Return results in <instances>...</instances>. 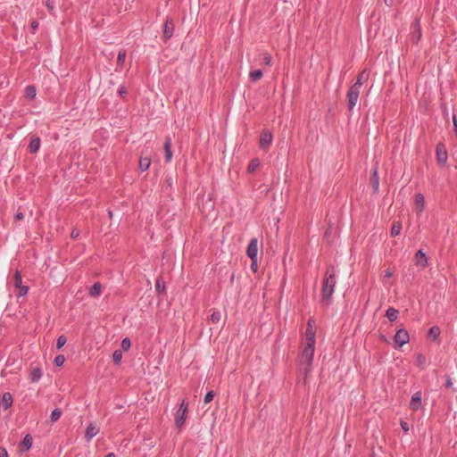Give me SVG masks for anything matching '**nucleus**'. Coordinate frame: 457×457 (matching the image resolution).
Masks as SVG:
<instances>
[{
	"mask_svg": "<svg viewBox=\"0 0 457 457\" xmlns=\"http://www.w3.org/2000/svg\"><path fill=\"white\" fill-rule=\"evenodd\" d=\"M337 284V270L334 266H329L325 273L322 287H321V303L329 305L332 303V295L334 294Z\"/></svg>",
	"mask_w": 457,
	"mask_h": 457,
	"instance_id": "obj_1",
	"label": "nucleus"
},
{
	"mask_svg": "<svg viewBox=\"0 0 457 457\" xmlns=\"http://www.w3.org/2000/svg\"><path fill=\"white\" fill-rule=\"evenodd\" d=\"M315 352V344L305 343L300 354V369L304 376V380L308 378L312 372V361Z\"/></svg>",
	"mask_w": 457,
	"mask_h": 457,
	"instance_id": "obj_2",
	"label": "nucleus"
},
{
	"mask_svg": "<svg viewBox=\"0 0 457 457\" xmlns=\"http://www.w3.org/2000/svg\"><path fill=\"white\" fill-rule=\"evenodd\" d=\"M188 403L186 400H183L175 415V425L178 428H181L187 418Z\"/></svg>",
	"mask_w": 457,
	"mask_h": 457,
	"instance_id": "obj_3",
	"label": "nucleus"
},
{
	"mask_svg": "<svg viewBox=\"0 0 457 457\" xmlns=\"http://www.w3.org/2000/svg\"><path fill=\"white\" fill-rule=\"evenodd\" d=\"M361 90L357 89L355 87H351L347 92L346 95V102H347V108L350 112L353 110L355 107L359 97H360Z\"/></svg>",
	"mask_w": 457,
	"mask_h": 457,
	"instance_id": "obj_4",
	"label": "nucleus"
},
{
	"mask_svg": "<svg viewBox=\"0 0 457 457\" xmlns=\"http://www.w3.org/2000/svg\"><path fill=\"white\" fill-rule=\"evenodd\" d=\"M436 160L441 165H445L447 162L448 154L444 144L438 143L436 147Z\"/></svg>",
	"mask_w": 457,
	"mask_h": 457,
	"instance_id": "obj_5",
	"label": "nucleus"
},
{
	"mask_svg": "<svg viewBox=\"0 0 457 457\" xmlns=\"http://www.w3.org/2000/svg\"><path fill=\"white\" fill-rule=\"evenodd\" d=\"M257 253H258V240H257V238L253 237L249 242V245L246 249V254L253 262H255Z\"/></svg>",
	"mask_w": 457,
	"mask_h": 457,
	"instance_id": "obj_6",
	"label": "nucleus"
},
{
	"mask_svg": "<svg viewBox=\"0 0 457 457\" xmlns=\"http://www.w3.org/2000/svg\"><path fill=\"white\" fill-rule=\"evenodd\" d=\"M395 342L399 345V346H403L407 344L410 340L409 333L406 329L401 328L398 329L395 335Z\"/></svg>",
	"mask_w": 457,
	"mask_h": 457,
	"instance_id": "obj_7",
	"label": "nucleus"
},
{
	"mask_svg": "<svg viewBox=\"0 0 457 457\" xmlns=\"http://www.w3.org/2000/svg\"><path fill=\"white\" fill-rule=\"evenodd\" d=\"M174 22L171 18H167L163 24L162 37L164 39H170L173 36Z\"/></svg>",
	"mask_w": 457,
	"mask_h": 457,
	"instance_id": "obj_8",
	"label": "nucleus"
},
{
	"mask_svg": "<svg viewBox=\"0 0 457 457\" xmlns=\"http://www.w3.org/2000/svg\"><path fill=\"white\" fill-rule=\"evenodd\" d=\"M272 134L270 130H263L260 138V147L262 149L268 148L272 143Z\"/></svg>",
	"mask_w": 457,
	"mask_h": 457,
	"instance_id": "obj_9",
	"label": "nucleus"
},
{
	"mask_svg": "<svg viewBox=\"0 0 457 457\" xmlns=\"http://www.w3.org/2000/svg\"><path fill=\"white\" fill-rule=\"evenodd\" d=\"M369 77H370V71H367V70H363L357 76L355 83L353 85H352L351 87H355V88L361 90V88L362 85L364 84V82H366L369 79Z\"/></svg>",
	"mask_w": 457,
	"mask_h": 457,
	"instance_id": "obj_10",
	"label": "nucleus"
},
{
	"mask_svg": "<svg viewBox=\"0 0 457 457\" xmlns=\"http://www.w3.org/2000/svg\"><path fill=\"white\" fill-rule=\"evenodd\" d=\"M421 406V392L417 391L411 396L410 403V409L413 411H417Z\"/></svg>",
	"mask_w": 457,
	"mask_h": 457,
	"instance_id": "obj_11",
	"label": "nucleus"
},
{
	"mask_svg": "<svg viewBox=\"0 0 457 457\" xmlns=\"http://www.w3.org/2000/svg\"><path fill=\"white\" fill-rule=\"evenodd\" d=\"M414 259H415V263L418 266L425 268L428 265V260H427L426 253L421 249H420L415 253Z\"/></svg>",
	"mask_w": 457,
	"mask_h": 457,
	"instance_id": "obj_12",
	"label": "nucleus"
},
{
	"mask_svg": "<svg viewBox=\"0 0 457 457\" xmlns=\"http://www.w3.org/2000/svg\"><path fill=\"white\" fill-rule=\"evenodd\" d=\"M425 208V197L421 193L415 195V209L418 214H420Z\"/></svg>",
	"mask_w": 457,
	"mask_h": 457,
	"instance_id": "obj_13",
	"label": "nucleus"
},
{
	"mask_svg": "<svg viewBox=\"0 0 457 457\" xmlns=\"http://www.w3.org/2000/svg\"><path fill=\"white\" fill-rule=\"evenodd\" d=\"M164 152H165V161L166 162H170L172 160V151H171V138L167 137L164 141Z\"/></svg>",
	"mask_w": 457,
	"mask_h": 457,
	"instance_id": "obj_14",
	"label": "nucleus"
},
{
	"mask_svg": "<svg viewBox=\"0 0 457 457\" xmlns=\"http://www.w3.org/2000/svg\"><path fill=\"white\" fill-rule=\"evenodd\" d=\"M43 376V372L41 368L35 367L31 370V371L29 374V378L32 383L38 382Z\"/></svg>",
	"mask_w": 457,
	"mask_h": 457,
	"instance_id": "obj_15",
	"label": "nucleus"
},
{
	"mask_svg": "<svg viewBox=\"0 0 457 457\" xmlns=\"http://www.w3.org/2000/svg\"><path fill=\"white\" fill-rule=\"evenodd\" d=\"M312 323H313L312 320H310L308 321L307 328L305 331V337H306V340H307L306 343L312 342V343L315 344V331L312 328Z\"/></svg>",
	"mask_w": 457,
	"mask_h": 457,
	"instance_id": "obj_16",
	"label": "nucleus"
},
{
	"mask_svg": "<svg viewBox=\"0 0 457 457\" xmlns=\"http://www.w3.org/2000/svg\"><path fill=\"white\" fill-rule=\"evenodd\" d=\"M41 140L38 137H32L29 144V150L31 154H36L40 148Z\"/></svg>",
	"mask_w": 457,
	"mask_h": 457,
	"instance_id": "obj_17",
	"label": "nucleus"
},
{
	"mask_svg": "<svg viewBox=\"0 0 457 457\" xmlns=\"http://www.w3.org/2000/svg\"><path fill=\"white\" fill-rule=\"evenodd\" d=\"M412 29H413L412 40L414 43H418L421 37V30H420V21L418 20H415L414 22L412 23Z\"/></svg>",
	"mask_w": 457,
	"mask_h": 457,
	"instance_id": "obj_18",
	"label": "nucleus"
},
{
	"mask_svg": "<svg viewBox=\"0 0 457 457\" xmlns=\"http://www.w3.org/2000/svg\"><path fill=\"white\" fill-rule=\"evenodd\" d=\"M98 432L99 429L95 425L92 423L89 424L85 432V437L87 441H90L95 436L98 434Z\"/></svg>",
	"mask_w": 457,
	"mask_h": 457,
	"instance_id": "obj_19",
	"label": "nucleus"
},
{
	"mask_svg": "<svg viewBox=\"0 0 457 457\" xmlns=\"http://www.w3.org/2000/svg\"><path fill=\"white\" fill-rule=\"evenodd\" d=\"M32 443H33L32 436L29 434L26 435L21 443V452L29 451L32 446Z\"/></svg>",
	"mask_w": 457,
	"mask_h": 457,
	"instance_id": "obj_20",
	"label": "nucleus"
},
{
	"mask_svg": "<svg viewBox=\"0 0 457 457\" xmlns=\"http://www.w3.org/2000/svg\"><path fill=\"white\" fill-rule=\"evenodd\" d=\"M102 293V285L100 282H96L89 289V295L91 297H98Z\"/></svg>",
	"mask_w": 457,
	"mask_h": 457,
	"instance_id": "obj_21",
	"label": "nucleus"
},
{
	"mask_svg": "<svg viewBox=\"0 0 457 457\" xmlns=\"http://www.w3.org/2000/svg\"><path fill=\"white\" fill-rule=\"evenodd\" d=\"M151 165V159L149 157H141L139 160V170L141 171H145L149 169Z\"/></svg>",
	"mask_w": 457,
	"mask_h": 457,
	"instance_id": "obj_22",
	"label": "nucleus"
},
{
	"mask_svg": "<svg viewBox=\"0 0 457 457\" xmlns=\"http://www.w3.org/2000/svg\"><path fill=\"white\" fill-rule=\"evenodd\" d=\"M398 314H399V312L398 310L393 308V307H389L386 312V317L390 320V321H395L397 320L398 318Z\"/></svg>",
	"mask_w": 457,
	"mask_h": 457,
	"instance_id": "obj_23",
	"label": "nucleus"
},
{
	"mask_svg": "<svg viewBox=\"0 0 457 457\" xmlns=\"http://www.w3.org/2000/svg\"><path fill=\"white\" fill-rule=\"evenodd\" d=\"M12 397L10 393L4 394L2 397V405L4 408V410H7L12 406Z\"/></svg>",
	"mask_w": 457,
	"mask_h": 457,
	"instance_id": "obj_24",
	"label": "nucleus"
},
{
	"mask_svg": "<svg viewBox=\"0 0 457 457\" xmlns=\"http://www.w3.org/2000/svg\"><path fill=\"white\" fill-rule=\"evenodd\" d=\"M441 330L439 327L433 326L429 328L428 337L432 340H436L440 336Z\"/></svg>",
	"mask_w": 457,
	"mask_h": 457,
	"instance_id": "obj_25",
	"label": "nucleus"
},
{
	"mask_svg": "<svg viewBox=\"0 0 457 457\" xmlns=\"http://www.w3.org/2000/svg\"><path fill=\"white\" fill-rule=\"evenodd\" d=\"M211 322L213 324H218L221 320V312L216 309L211 310Z\"/></svg>",
	"mask_w": 457,
	"mask_h": 457,
	"instance_id": "obj_26",
	"label": "nucleus"
},
{
	"mask_svg": "<svg viewBox=\"0 0 457 457\" xmlns=\"http://www.w3.org/2000/svg\"><path fill=\"white\" fill-rule=\"evenodd\" d=\"M262 70H254L250 71L249 78L252 82H256L262 78Z\"/></svg>",
	"mask_w": 457,
	"mask_h": 457,
	"instance_id": "obj_27",
	"label": "nucleus"
},
{
	"mask_svg": "<svg viewBox=\"0 0 457 457\" xmlns=\"http://www.w3.org/2000/svg\"><path fill=\"white\" fill-rule=\"evenodd\" d=\"M25 95L29 99L35 98L37 95L36 87L32 85L27 86L25 88Z\"/></svg>",
	"mask_w": 457,
	"mask_h": 457,
	"instance_id": "obj_28",
	"label": "nucleus"
},
{
	"mask_svg": "<svg viewBox=\"0 0 457 457\" xmlns=\"http://www.w3.org/2000/svg\"><path fill=\"white\" fill-rule=\"evenodd\" d=\"M402 230V225L400 222H395L391 228V237H397Z\"/></svg>",
	"mask_w": 457,
	"mask_h": 457,
	"instance_id": "obj_29",
	"label": "nucleus"
},
{
	"mask_svg": "<svg viewBox=\"0 0 457 457\" xmlns=\"http://www.w3.org/2000/svg\"><path fill=\"white\" fill-rule=\"evenodd\" d=\"M13 284H14V287L16 288H18L21 286H22L21 275V272L18 270L15 271L14 276H13Z\"/></svg>",
	"mask_w": 457,
	"mask_h": 457,
	"instance_id": "obj_30",
	"label": "nucleus"
},
{
	"mask_svg": "<svg viewBox=\"0 0 457 457\" xmlns=\"http://www.w3.org/2000/svg\"><path fill=\"white\" fill-rule=\"evenodd\" d=\"M155 289L158 294H162L165 291V283L160 278L156 280Z\"/></svg>",
	"mask_w": 457,
	"mask_h": 457,
	"instance_id": "obj_31",
	"label": "nucleus"
},
{
	"mask_svg": "<svg viewBox=\"0 0 457 457\" xmlns=\"http://www.w3.org/2000/svg\"><path fill=\"white\" fill-rule=\"evenodd\" d=\"M259 165H260L259 160L258 159H253L248 164L247 170H248V171L250 173H253V172H254L256 170V169L259 167Z\"/></svg>",
	"mask_w": 457,
	"mask_h": 457,
	"instance_id": "obj_32",
	"label": "nucleus"
},
{
	"mask_svg": "<svg viewBox=\"0 0 457 457\" xmlns=\"http://www.w3.org/2000/svg\"><path fill=\"white\" fill-rule=\"evenodd\" d=\"M126 59V51L124 49H121L118 53L117 56V63L120 66H122Z\"/></svg>",
	"mask_w": 457,
	"mask_h": 457,
	"instance_id": "obj_33",
	"label": "nucleus"
},
{
	"mask_svg": "<svg viewBox=\"0 0 457 457\" xmlns=\"http://www.w3.org/2000/svg\"><path fill=\"white\" fill-rule=\"evenodd\" d=\"M61 416H62V411H61V409H59V408H55V409L52 411V413H51V417H50V418H51V421H52V422H55V421H57V420L60 419V417H61Z\"/></svg>",
	"mask_w": 457,
	"mask_h": 457,
	"instance_id": "obj_34",
	"label": "nucleus"
},
{
	"mask_svg": "<svg viewBox=\"0 0 457 457\" xmlns=\"http://www.w3.org/2000/svg\"><path fill=\"white\" fill-rule=\"evenodd\" d=\"M371 183H372L374 190L377 191L378 189L379 183H378V173H377L376 170H374L373 175L371 177Z\"/></svg>",
	"mask_w": 457,
	"mask_h": 457,
	"instance_id": "obj_35",
	"label": "nucleus"
},
{
	"mask_svg": "<svg viewBox=\"0 0 457 457\" xmlns=\"http://www.w3.org/2000/svg\"><path fill=\"white\" fill-rule=\"evenodd\" d=\"M66 342H67V338L65 336H63V335L59 336L56 340V347L58 349H61L62 346H64Z\"/></svg>",
	"mask_w": 457,
	"mask_h": 457,
	"instance_id": "obj_36",
	"label": "nucleus"
},
{
	"mask_svg": "<svg viewBox=\"0 0 457 457\" xmlns=\"http://www.w3.org/2000/svg\"><path fill=\"white\" fill-rule=\"evenodd\" d=\"M46 6L48 9V11L54 14V7H55V0H46L45 1Z\"/></svg>",
	"mask_w": 457,
	"mask_h": 457,
	"instance_id": "obj_37",
	"label": "nucleus"
},
{
	"mask_svg": "<svg viewBox=\"0 0 457 457\" xmlns=\"http://www.w3.org/2000/svg\"><path fill=\"white\" fill-rule=\"evenodd\" d=\"M122 353L120 350H115L112 353V359L115 363H119L121 361Z\"/></svg>",
	"mask_w": 457,
	"mask_h": 457,
	"instance_id": "obj_38",
	"label": "nucleus"
},
{
	"mask_svg": "<svg viewBox=\"0 0 457 457\" xmlns=\"http://www.w3.org/2000/svg\"><path fill=\"white\" fill-rule=\"evenodd\" d=\"M64 361H65V357L62 354H59V355L55 356V358H54V364L57 367L62 366Z\"/></svg>",
	"mask_w": 457,
	"mask_h": 457,
	"instance_id": "obj_39",
	"label": "nucleus"
},
{
	"mask_svg": "<svg viewBox=\"0 0 457 457\" xmlns=\"http://www.w3.org/2000/svg\"><path fill=\"white\" fill-rule=\"evenodd\" d=\"M18 289H19V293L17 295L18 297L24 296L29 292V287L28 286L22 285L20 287H18Z\"/></svg>",
	"mask_w": 457,
	"mask_h": 457,
	"instance_id": "obj_40",
	"label": "nucleus"
},
{
	"mask_svg": "<svg viewBox=\"0 0 457 457\" xmlns=\"http://www.w3.org/2000/svg\"><path fill=\"white\" fill-rule=\"evenodd\" d=\"M271 55L268 53L264 54V56H263V60H262V63L264 65H268V66H270L271 65Z\"/></svg>",
	"mask_w": 457,
	"mask_h": 457,
	"instance_id": "obj_41",
	"label": "nucleus"
},
{
	"mask_svg": "<svg viewBox=\"0 0 457 457\" xmlns=\"http://www.w3.org/2000/svg\"><path fill=\"white\" fill-rule=\"evenodd\" d=\"M213 397H214V393H213V391H209V392L205 395V396H204V403H211V402L212 401Z\"/></svg>",
	"mask_w": 457,
	"mask_h": 457,
	"instance_id": "obj_42",
	"label": "nucleus"
},
{
	"mask_svg": "<svg viewBox=\"0 0 457 457\" xmlns=\"http://www.w3.org/2000/svg\"><path fill=\"white\" fill-rule=\"evenodd\" d=\"M425 363H426L425 357L422 354H418V356H417V364H418V366L423 368Z\"/></svg>",
	"mask_w": 457,
	"mask_h": 457,
	"instance_id": "obj_43",
	"label": "nucleus"
},
{
	"mask_svg": "<svg viewBox=\"0 0 457 457\" xmlns=\"http://www.w3.org/2000/svg\"><path fill=\"white\" fill-rule=\"evenodd\" d=\"M130 345H131V343H130L129 338L126 337V338H124V339L121 341V347H122L124 350H128V349H129Z\"/></svg>",
	"mask_w": 457,
	"mask_h": 457,
	"instance_id": "obj_44",
	"label": "nucleus"
},
{
	"mask_svg": "<svg viewBox=\"0 0 457 457\" xmlns=\"http://www.w3.org/2000/svg\"><path fill=\"white\" fill-rule=\"evenodd\" d=\"M118 93L121 97H125L128 94V91L124 86H120L119 87Z\"/></svg>",
	"mask_w": 457,
	"mask_h": 457,
	"instance_id": "obj_45",
	"label": "nucleus"
},
{
	"mask_svg": "<svg viewBox=\"0 0 457 457\" xmlns=\"http://www.w3.org/2000/svg\"><path fill=\"white\" fill-rule=\"evenodd\" d=\"M400 425H401L402 429H403L405 433H408V432H409V430H410V427H409V424H408L406 421L401 420Z\"/></svg>",
	"mask_w": 457,
	"mask_h": 457,
	"instance_id": "obj_46",
	"label": "nucleus"
},
{
	"mask_svg": "<svg viewBox=\"0 0 457 457\" xmlns=\"http://www.w3.org/2000/svg\"><path fill=\"white\" fill-rule=\"evenodd\" d=\"M79 230L77 228L72 229V231L71 233V237L73 239H76L79 237Z\"/></svg>",
	"mask_w": 457,
	"mask_h": 457,
	"instance_id": "obj_47",
	"label": "nucleus"
},
{
	"mask_svg": "<svg viewBox=\"0 0 457 457\" xmlns=\"http://www.w3.org/2000/svg\"><path fill=\"white\" fill-rule=\"evenodd\" d=\"M30 28H31L32 32L34 33L38 28V21H32L31 24H30Z\"/></svg>",
	"mask_w": 457,
	"mask_h": 457,
	"instance_id": "obj_48",
	"label": "nucleus"
},
{
	"mask_svg": "<svg viewBox=\"0 0 457 457\" xmlns=\"http://www.w3.org/2000/svg\"><path fill=\"white\" fill-rule=\"evenodd\" d=\"M0 457H8V453L4 447H0Z\"/></svg>",
	"mask_w": 457,
	"mask_h": 457,
	"instance_id": "obj_49",
	"label": "nucleus"
},
{
	"mask_svg": "<svg viewBox=\"0 0 457 457\" xmlns=\"http://www.w3.org/2000/svg\"><path fill=\"white\" fill-rule=\"evenodd\" d=\"M15 219H16L17 220H23V219H24V215H23V213H22V212H17V213L15 214Z\"/></svg>",
	"mask_w": 457,
	"mask_h": 457,
	"instance_id": "obj_50",
	"label": "nucleus"
},
{
	"mask_svg": "<svg viewBox=\"0 0 457 457\" xmlns=\"http://www.w3.org/2000/svg\"><path fill=\"white\" fill-rule=\"evenodd\" d=\"M393 276V272L390 270H386L385 272V277L389 278Z\"/></svg>",
	"mask_w": 457,
	"mask_h": 457,
	"instance_id": "obj_51",
	"label": "nucleus"
},
{
	"mask_svg": "<svg viewBox=\"0 0 457 457\" xmlns=\"http://www.w3.org/2000/svg\"><path fill=\"white\" fill-rule=\"evenodd\" d=\"M453 127H454L455 134L457 136V120H456L455 117L453 118Z\"/></svg>",
	"mask_w": 457,
	"mask_h": 457,
	"instance_id": "obj_52",
	"label": "nucleus"
},
{
	"mask_svg": "<svg viewBox=\"0 0 457 457\" xmlns=\"http://www.w3.org/2000/svg\"><path fill=\"white\" fill-rule=\"evenodd\" d=\"M452 385H453V383H452L451 378H448V379L446 380L445 386H446L447 387H450Z\"/></svg>",
	"mask_w": 457,
	"mask_h": 457,
	"instance_id": "obj_53",
	"label": "nucleus"
},
{
	"mask_svg": "<svg viewBox=\"0 0 457 457\" xmlns=\"http://www.w3.org/2000/svg\"><path fill=\"white\" fill-rule=\"evenodd\" d=\"M105 457H115V454L113 453H109L105 455Z\"/></svg>",
	"mask_w": 457,
	"mask_h": 457,
	"instance_id": "obj_54",
	"label": "nucleus"
},
{
	"mask_svg": "<svg viewBox=\"0 0 457 457\" xmlns=\"http://www.w3.org/2000/svg\"><path fill=\"white\" fill-rule=\"evenodd\" d=\"M108 214H109V217H110V218H112V212L111 211L108 212Z\"/></svg>",
	"mask_w": 457,
	"mask_h": 457,
	"instance_id": "obj_55",
	"label": "nucleus"
},
{
	"mask_svg": "<svg viewBox=\"0 0 457 457\" xmlns=\"http://www.w3.org/2000/svg\"><path fill=\"white\" fill-rule=\"evenodd\" d=\"M370 457H376V456H375V453H374V452H372V453H371Z\"/></svg>",
	"mask_w": 457,
	"mask_h": 457,
	"instance_id": "obj_56",
	"label": "nucleus"
}]
</instances>
